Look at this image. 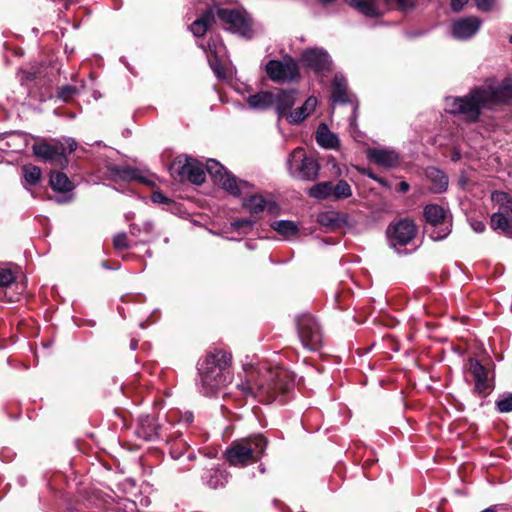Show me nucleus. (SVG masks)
Listing matches in <instances>:
<instances>
[{
    "label": "nucleus",
    "mask_w": 512,
    "mask_h": 512,
    "mask_svg": "<svg viewBox=\"0 0 512 512\" xmlns=\"http://www.w3.org/2000/svg\"><path fill=\"white\" fill-rule=\"evenodd\" d=\"M512 100V80L504 79L500 84L489 78L480 86H475L464 96H447L444 99L445 111L462 115L468 122H477L484 109L507 103Z\"/></svg>",
    "instance_id": "f257e3e1"
},
{
    "label": "nucleus",
    "mask_w": 512,
    "mask_h": 512,
    "mask_svg": "<svg viewBox=\"0 0 512 512\" xmlns=\"http://www.w3.org/2000/svg\"><path fill=\"white\" fill-rule=\"evenodd\" d=\"M206 172L211 176L214 183L221 186L229 194L239 197L246 190L250 189V183L238 180L220 162L215 159H208L206 165L191 157H179L170 166V174L179 181H189L195 185L205 182Z\"/></svg>",
    "instance_id": "f03ea898"
},
{
    "label": "nucleus",
    "mask_w": 512,
    "mask_h": 512,
    "mask_svg": "<svg viewBox=\"0 0 512 512\" xmlns=\"http://www.w3.org/2000/svg\"><path fill=\"white\" fill-rule=\"evenodd\" d=\"M294 385V374L277 366L267 369L257 377L253 372L249 373L245 381L237 384V388L244 395L257 398L262 403L284 404L291 398Z\"/></svg>",
    "instance_id": "7ed1b4c3"
},
{
    "label": "nucleus",
    "mask_w": 512,
    "mask_h": 512,
    "mask_svg": "<svg viewBox=\"0 0 512 512\" xmlns=\"http://www.w3.org/2000/svg\"><path fill=\"white\" fill-rule=\"evenodd\" d=\"M231 361L232 355L230 353L218 350L209 353L198 362L197 387L202 395H213L229 381L225 371L230 366Z\"/></svg>",
    "instance_id": "20e7f679"
},
{
    "label": "nucleus",
    "mask_w": 512,
    "mask_h": 512,
    "mask_svg": "<svg viewBox=\"0 0 512 512\" xmlns=\"http://www.w3.org/2000/svg\"><path fill=\"white\" fill-rule=\"evenodd\" d=\"M267 444L268 440L262 434L236 440L227 449L226 458L234 466L247 465L258 461L264 455Z\"/></svg>",
    "instance_id": "39448f33"
},
{
    "label": "nucleus",
    "mask_w": 512,
    "mask_h": 512,
    "mask_svg": "<svg viewBox=\"0 0 512 512\" xmlns=\"http://www.w3.org/2000/svg\"><path fill=\"white\" fill-rule=\"evenodd\" d=\"M423 215L426 220L425 233L433 241H441L452 231V218L449 211L438 204H428L424 207Z\"/></svg>",
    "instance_id": "423d86ee"
},
{
    "label": "nucleus",
    "mask_w": 512,
    "mask_h": 512,
    "mask_svg": "<svg viewBox=\"0 0 512 512\" xmlns=\"http://www.w3.org/2000/svg\"><path fill=\"white\" fill-rule=\"evenodd\" d=\"M216 7L217 21L228 31L239 36L251 39L253 37L252 19L249 14L240 9Z\"/></svg>",
    "instance_id": "0eeeda50"
},
{
    "label": "nucleus",
    "mask_w": 512,
    "mask_h": 512,
    "mask_svg": "<svg viewBox=\"0 0 512 512\" xmlns=\"http://www.w3.org/2000/svg\"><path fill=\"white\" fill-rule=\"evenodd\" d=\"M287 169L294 178L313 181L319 175L320 166L315 158L306 155L303 148L297 147L287 159Z\"/></svg>",
    "instance_id": "6e6552de"
},
{
    "label": "nucleus",
    "mask_w": 512,
    "mask_h": 512,
    "mask_svg": "<svg viewBox=\"0 0 512 512\" xmlns=\"http://www.w3.org/2000/svg\"><path fill=\"white\" fill-rule=\"evenodd\" d=\"M172 428L166 420L160 422L157 418L145 415L139 418L136 434L146 441L162 440L168 443L172 439Z\"/></svg>",
    "instance_id": "1a4fd4ad"
},
{
    "label": "nucleus",
    "mask_w": 512,
    "mask_h": 512,
    "mask_svg": "<svg viewBox=\"0 0 512 512\" xmlns=\"http://www.w3.org/2000/svg\"><path fill=\"white\" fill-rule=\"evenodd\" d=\"M297 332L304 348L315 351L322 343V332L317 320L310 314L297 317Z\"/></svg>",
    "instance_id": "9d476101"
},
{
    "label": "nucleus",
    "mask_w": 512,
    "mask_h": 512,
    "mask_svg": "<svg viewBox=\"0 0 512 512\" xmlns=\"http://www.w3.org/2000/svg\"><path fill=\"white\" fill-rule=\"evenodd\" d=\"M268 77L276 83L292 82L299 78V66L290 56L282 60H269L265 66Z\"/></svg>",
    "instance_id": "9b49d317"
},
{
    "label": "nucleus",
    "mask_w": 512,
    "mask_h": 512,
    "mask_svg": "<svg viewBox=\"0 0 512 512\" xmlns=\"http://www.w3.org/2000/svg\"><path fill=\"white\" fill-rule=\"evenodd\" d=\"M309 196L317 200L340 201L352 196V187L346 180L320 182L309 189Z\"/></svg>",
    "instance_id": "f8f14e48"
},
{
    "label": "nucleus",
    "mask_w": 512,
    "mask_h": 512,
    "mask_svg": "<svg viewBox=\"0 0 512 512\" xmlns=\"http://www.w3.org/2000/svg\"><path fill=\"white\" fill-rule=\"evenodd\" d=\"M416 231L415 223L410 219L404 218L389 224L386 233L390 246L396 248L397 246L402 247L410 243L414 239Z\"/></svg>",
    "instance_id": "ddd939ff"
},
{
    "label": "nucleus",
    "mask_w": 512,
    "mask_h": 512,
    "mask_svg": "<svg viewBox=\"0 0 512 512\" xmlns=\"http://www.w3.org/2000/svg\"><path fill=\"white\" fill-rule=\"evenodd\" d=\"M304 66L312 69L316 74L323 75L331 69V58L326 50L319 47L305 49L301 54Z\"/></svg>",
    "instance_id": "4468645a"
},
{
    "label": "nucleus",
    "mask_w": 512,
    "mask_h": 512,
    "mask_svg": "<svg viewBox=\"0 0 512 512\" xmlns=\"http://www.w3.org/2000/svg\"><path fill=\"white\" fill-rule=\"evenodd\" d=\"M366 158L368 161L385 169L396 168L401 160L399 152L388 147L368 148Z\"/></svg>",
    "instance_id": "2eb2a0df"
},
{
    "label": "nucleus",
    "mask_w": 512,
    "mask_h": 512,
    "mask_svg": "<svg viewBox=\"0 0 512 512\" xmlns=\"http://www.w3.org/2000/svg\"><path fill=\"white\" fill-rule=\"evenodd\" d=\"M481 19L476 16L462 17L452 22L451 34L457 40H469L479 31Z\"/></svg>",
    "instance_id": "dca6fc26"
},
{
    "label": "nucleus",
    "mask_w": 512,
    "mask_h": 512,
    "mask_svg": "<svg viewBox=\"0 0 512 512\" xmlns=\"http://www.w3.org/2000/svg\"><path fill=\"white\" fill-rule=\"evenodd\" d=\"M34 154L44 162L53 164H67L65 157V148L63 145H52L47 142L36 143L32 147Z\"/></svg>",
    "instance_id": "f3484780"
},
{
    "label": "nucleus",
    "mask_w": 512,
    "mask_h": 512,
    "mask_svg": "<svg viewBox=\"0 0 512 512\" xmlns=\"http://www.w3.org/2000/svg\"><path fill=\"white\" fill-rule=\"evenodd\" d=\"M468 370L474 378L475 391L479 394H485L491 387L489 370L477 359H468Z\"/></svg>",
    "instance_id": "a211bd4d"
},
{
    "label": "nucleus",
    "mask_w": 512,
    "mask_h": 512,
    "mask_svg": "<svg viewBox=\"0 0 512 512\" xmlns=\"http://www.w3.org/2000/svg\"><path fill=\"white\" fill-rule=\"evenodd\" d=\"M274 95L273 107L279 118L284 117L286 119V116L291 112V108L296 103L298 91L296 89H277Z\"/></svg>",
    "instance_id": "6ab92c4d"
},
{
    "label": "nucleus",
    "mask_w": 512,
    "mask_h": 512,
    "mask_svg": "<svg viewBox=\"0 0 512 512\" xmlns=\"http://www.w3.org/2000/svg\"><path fill=\"white\" fill-rule=\"evenodd\" d=\"M107 171L113 180H122V181H138L145 184H150V182L142 176L140 170L130 167V166H120L116 164H108L106 166Z\"/></svg>",
    "instance_id": "aec40b11"
},
{
    "label": "nucleus",
    "mask_w": 512,
    "mask_h": 512,
    "mask_svg": "<svg viewBox=\"0 0 512 512\" xmlns=\"http://www.w3.org/2000/svg\"><path fill=\"white\" fill-rule=\"evenodd\" d=\"M217 22L216 7L215 5L208 8L196 20L189 25V30L195 37H202L206 34L207 30Z\"/></svg>",
    "instance_id": "412c9836"
},
{
    "label": "nucleus",
    "mask_w": 512,
    "mask_h": 512,
    "mask_svg": "<svg viewBox=\"0 0 512 512\" xmlns=\"http://www.w3.org/2000/svg\"><path fill=\"white\" fill-rule=\"evenodd\" d=\"M242 206L251 214H259L265 210L274 213L277 209L275 202L266 199L262 195L253 194L243 200Z\"/></svg>",
    "instance_id": "4be33fe9"
},
{
    "label": "nucleus",
    "mask_w": 512,
    "mask_h": 512,
    "mask_svg": "<svg viewBox=\"0 0 512 512\" xmlns=\"http://www.w3.org/2000/svg\"><path fill=\"white\" fill-rule=\"evenodd\" d=\"M317 98L310 96L306 99L302 106L291 111L287 116L286 120L291 125H298L303 122L316 108Z\"/></svg>",
    "instance_id": "5701e85b"
},
{
    "label": "nucleus",
    "mask_w": 512,
    "mask_h": 512,
    "mask_svg": "<svg viewBox=\"0 0 512 512\" xmlns=\"http://www.w3.org/2000/svg\"><path fill=\"white\" fill-rule=\"evenodd\" d=\"M246 101L250 109L264 111L273 107L275 95L272 91H260L249 95Z\"/></svg>",
    "instance_id": "b1692460"
},
{
    "label": "nucleus",
    "mask_w": 512,
    "mask_h": 512,
    "mask_svg": "<svg viewBox=\"0 0 512 512\" xmlns=\"http://www.w3.org/2000/svg\"><path fill=\"white\" fill-rule=\"evenodd\" d=\"M202 482L211 489L222 488L228 482V475L225 470L213 467L204 471Z\"/></svg>",
    "instance_id": "393cba45"
},
{
    "label": "nucleus",
    "mask_w": 512,
    "mask_h": 512,
    "mask_svg": "<svg viewBox=\"0 0 512 512\" xmlns=\"http://www.w3.org/2000/svg\"><path fill=\"white\" fill-rule=\"evenodd\" d=\"M315 139L317 144L324 149H338L340 146L337 134L330 131L325 123L318 126Z\"/></svg>",
    "instance_id": "a878e982"
},
{
    "label": "nucleus",
    "mask_w": 512,
    "mask_h": 512,
    "mask_svg": "<svg viewBox=\"0 0 512 512\" xmlns=\"http://www.w3.org/2000/svg\"><path fill=\"white\" fill-rule=\"evenodd\" d=\"M427 179L430 181V190L433 193H443L448 188V177L440 169L436 167H428L425 171Z\"/></svg>",
    "instance_id": "bb28decb"
},
{
    "label": "nucleus",
    "mask_w": 512,
    "mask_h": 512,
    "mask_svg": "<svg viewBox=\"0 0 512 512\" xmlns=\"http://www.w3.org/2000/svg\"><path fill=\"white\" fill-rule=\"evenodd\" d=\"M349 101L346 78L342 74L336 73L332 82V102L347 104Z\"/></svg>",
    "instance_id": "cd10ccee"
},
{
    "label": "nucleus",
    "mask_w": 512,
    "mask_h": 512,
    "mask_svg": "<svg viewBox=\"0 0 512 512\" xmlns=\"http://www.w3.org/2000/svg\"><path fill=\"white\" fill-rule=\"evenodd\" d=\"M347 4L369 18H377L381 15L375 0H346Z\"/></svg>",
    "instance_id": "c85d7f7f"
},
{
    "label": "nucleus",
    "mask_w": 512,
    "mask_h": 512,
    "mask_svg": "<svg viewBox=\"0 0 512 512\" xmlns=\"http://www.w3.org/2000/svg\"><path fill=\"white\" fill-rule=\"evenodd\" d=\"M493 230H500L505 235H512V218H509L502 211L493 213L490 220Z\"/></svg>",
    "instance_id": "c756f323"
},
{
    "label": "nucleus",
    "mask_w": 512,
    "mask_h": 512,
    "mask_svg": "<svg viewBox=\"0 0 512 512\" xmlns=\"http://www.w3.org/2000/svg\"><path fill=\"white\" fill-rule=\"evenodd\" d=\"M347 215L336 211H327L318 215V222L325 227L336 228L346 223Z\"/></svg>",
    "instance_id": "7c9ffc66"
},
{
    "label": "nucleus",
    "mask_w": 512,
    "mask_h": 512,
    "mask_svg": "<svg viewBox=\"0 0 512 512\" xmlns=\"http://www.w3.org/2000/svg\"><path fill=\"white\" fill-rule=\"evenodd\" d=\"M50 185L53 190L58 192H70L74 189V184L68 176L62 172L51 173Z\"/></svg>",
    "instance_id": "2f4dec72"
},
{
    "label": "nucleus",
    "mask_w": 512,
    "mask_h": 512,
    "mask_svg": "<svg viewBox=\"0 0 512 512\" xmlns=\"http://www.w3.org/2000/svg\"><path fill=\"white\" fill-rule=\"evenodd\" d=\"M271 228L284 236L295 235L298 232V226L290 220H278L271 224Z\"/></svg>",
    "instance_id": "473e14b6"
},
{
    "label": "nucleus",
    "mask_w": 512,
    "mask_h": 512,
    "mask_svg": "<svg viewBox=\"0 0 512 512\" xmlns=\"http://www.w3.org/2000/svg\"><path fill=\"white\" fill-rule=\"evenodd\" d=\"M23 178L29 185H35L41 178V169L33 164H27L22 167Z\"/></svg>",
    "instance_id": "72a5a7b5"
},
{
    "label": "nucleus",
    "mask_w": 512,
    "mask_h": 512,
    "mask_svg": "<svg viewBox=\"0 0 512 512\" xmlns=\"http://www.w3.org/2000/svg\"><path fill=\"white\" fill-rule=\"evenodd\" d=\"M493 199L499 205V211L505 213H512V197L505 192H497L493 194Z\"/></svg>",
    "instance_id": "f704fd0d"
},
{
    "label": "nucleus",
    "mask_w": 512,
    "mask_h": 512,
    "mask_svg": "<svg viewBox=\"0 0 512 512\" xmlns=\"http://www.w3.org/2000/svg\"><path fill=\"white\" fill-rule=\"evenodd\" d=\"M387 4H394V8L402 13H409L416 9L419 0H384Z\"/></svg>",
    "instance_id": "c9c22d12"
},
{
    "label": "nucleus",
    "mask_w": 512,
    "mask_h": 512,
    "mask_svg": "<svg viewBox=\"0 0 512 512\" xmlns=\"http://www.w3.org/2000/svg\"><path fill=\"white\" fill-rule=\"evenodd\" d=\"M80 93L77 86L63 85L57 90V98L67 103Z\"/></svg>",
    "instance_id": "e433bc0d"
},
{
    "label": "nucleus",
    "mask_w": 512,
    "mask_h": 512,
    "mask_svg": "<svg viewBox=\"0 0 512 512\" xmlns=\"http://www.w3.org/2000/svg\"><path fill=\"white\" fill-rule=\"evenodd\" d=\"M154 230V223L151 220H146L143 223V226L140 227L136 223H132L129 225V233L132 236H139L141 233L150 234Z\"/></svg>",
    "instance_id": "4c0bfd02"
},
{
    "label": "nucleus",
    "mask_w": 512,
    "mask_h": 512,
    "mask_svg": "<svg viewBox=\"0 0 512 512\" xmlns=\"http://www.w3.org/2000/svg\"><path fill=\"white\" fill-rule=\"evenodd\" d=\"M200 47L207 53V56L214 57L215 55H218L223 49V44L220 40L211 38L207 43V48H205L203 45H200Z\"/></svg>",
    "instance_id": "58836bf2"
},
{
    "label": "nucleus",
    "mask_w": 512,
    "mask_h": 512,
    "mask_svg": "<svg viewBox=\"0 0 512 512\" xmlns=\"http://www.w3.org/2000/svg\"><path fill=\"white\" fill-rule=\"evenodd\" d=\"M497 410L501 413H508L512 411V394L507 393L496 401Z\"/></svg>",
    "instance_id": "ea45409f"
},
{
    "label": "nucleus",
    "mask_w": 512,
    "mask_h": 512,
    "mask_svg": "<svg viewBox=\"0 0 512 512\" xmlns=\"http://www.w3.org/2000/svg\"><path fill=\"white\" fill-rule=\"evenodd\" d=\"M186 450H187V446H186L185 441H183V440L176 441L170 447V456L174 460H179L185 454Z\"/></svg>",
    "instance_id": "a19ab883"
},
{
    "label": "nucleus",
    "mask_w": 512,
    "mask_h": 512,
    "mask_svg": "<svg viewBox=\"0 0 512 512\" xmlns=\"http://www.w3.org/2000/svg\"><path fill=\"white\" fill-rule=\"evenodd\" d=\"M207 59H208V63L210 65V68L212 69V71L214 72L216 77L217 78H224L225 77L224 69H223L221 61L219 59V56L218 55H215L214 57L207 56Z\"/></svg>",
    "instance_id": "79ce46f5"
},
{
    "label": "nucleus",
    "mask_w": 512,
    "mask_h": 512,
    "mask_svg": "<svg viewBox=\"0 0 512 512\" xmlns=\"http://www.w3.org/2000/svg\"><path fill=\"white\" fill-rule=\"evenodd\" d=\"M15 281V275L11 269L0 267V287H7Z\"/></svg>",
    "instance_id": "37998d69"
},
{
    "label": "nucleus",
    "mask_w": 512,
    "mask_h": 512,
    "mask_svg": "<svg viewBox=\"0 0 512 512\" xmlns=\"http://www.w3.org/2000/svg\"><path fill=\"white\" fill-rule=\"evenodd\" d=\"M113 245L117 250H124L130 247L127 239V234L124 232L118 233L113 237Z\"/></svg>",
    "instance_id": "c03bdc74"
},
{
    "label": "nucleus",
    "mask_w": 512,
    "mask_h": 512,
    "mask_svg": "<svg viewBox=\"0 0 512 512\" xmlns=\"http://www.w3.org/2000/svg\"><path fill=\"white\" fill-rule=\"evenodd\" d=\"M151 200L153 203L162 204V205H170L173 203V200L168 198L161 191H154L151 195Z\"/></svg>",
    "instance_id": "a18cd8bd"
},
{
    "label": "nucleus",
    "mask_w": 512,
    "mask_h": 512,
    "mask_svg": "<svg viewBox=\"0 0 512 512\" xmlns=\"http://www.w3.org/2000/svg\"><path fill=\"white\" fill-rule=\"evenodd\" d=\"M254 224V221L251 219H237L231 223V227L235 230H239L242 228H251Z\"/></svg>",
    "instance_id": "49530a36"
},
{
    "label": "nucleus",
    "mask_w": 512,
    "mask_h": 512,
    "mask_svg": "<svg viewBox=\"0 0 512 512\" xmlns=\"http://www.w3.org/2000/svg\"><path fill=\"white\" fill-rule=\"evenodd\" d=\"M476 6L480 11L488 12L492 10L495 0H475Z\"/></svg>",
    "instance_id": "de8ad7c7"
},
{
    "label": "nucleus",
    "mask_w": 512,
    "mask_h": 512,
    "mask_svg": "<svg viewBox=\"0 0 512 512\" xmlns=\"http://www.w3.org/2000/svg\"><path fill=\"white\" fill-rule=\"evenodd\" d=\"M467 3L468 0H451L450 6L454 12H460Z\"/></svg>",
    "instance_id": "09e8293b"
},
{
    "label": "nucleus",
    "mask_w": 512,
    "mask_h": 512,
    "mask_svg": "<svg viewBox=\"0 0 512 512\" xmlns=\"http://www.w3.org/2000/svg\"><path fill=\"white\" fill-rule=\"evenodd\" d=\"M472 229L477 233H482L485 231V224L482 221H474L471 223Z\"/></svg>",
    "instance_id": "8fccbe9b"
},
{
    "label": "nucleus",
    "mask_w": 512,
    "mask_h": 512,
    "mask_svg": "<svg viewBox=\"0 0 512 512\" xmlns=\"http://www.w3.org/2000/svg\"><path fill=\"white\" fill-rule=\"evenodd\" d=\"M65 144L67 145V149L69 151V153L75 151L77 149V142L75 141V139L73 138H65Z\"/></svg>",
    "instance_id": "3c124183"
},
{
    "label": "nucleus",
    "mask_w": 512,
    "mask_h": 512,
    "mask_svg": "<svg viewBox=\"0 0 512 512\" xmlns=\"http://www.w3.org/2000/svg\"><path fill=\"white\" fill-rule=\"evenodd\" d=\"M359 171L361 174L367 176L368 178H370L374 181L377 178V175L371 169L363 168V169H360Z\"/></svg>",
    "instance_id": "603ef678"
},
{
    "label": "nucleus",
    "mask_w": 512,
    "mask_h": 512,
    "mask_svg": "<svg viewBox=\"0 0 512 512\" xmlns=\"http://www.w3.org/2000/svg\"><path fill=\"white\" fill-rule=\"evenodd\" d=\"M35 73L30 71H23L21 76V81H32L35 79Z\"/></svg>",
    "instance_id": "864d4df0"
},
{
    "label": "nucleus",
    "mask_w": 512,
    "mask_h": 512,
    "mask_svg": "<svg viewBox=\"0 0 512 512\" xmlns=\"http://www.w3.org/2000/svg\"><path fill=\"white\" fill-rule=\"evenodd\" d=\"M410 185L406 181H402L399 183V191L405 193L409 190Z\"/></svg>",
    "instance_id": "5fc2aeb1"
},
{
    "label": "nucleus",
    "mask_w": 512,
    "mask_h": 512,
    "mask_svg": "<svg viewBox=\"0 0 512 512\" xmlns=\"http://www.w3.org/2000/svg\"><path fill=\"white\" fill-rule=\"evenodd\" d=\"M375 182H377L381 186L388 187V181L385 178L377 176V178L375 179Z\"/></svg>",
    "instance_id": "6e6d98bb"
},
{
    "label": "nucleus",
    "mask_w": 512,
    "mask_h": 512,
    "mask_svg": "<svg viewBox=\"0 0 512 512\" xmlns=\"http://www.w3.org/2000/svg\"><path fill=\"white\" fill-rule=\"evenodd\" d=\"M121 62H122V63L127 67V69H128L132 74H135V72H134L133 68L129 65V63H127V62L125 61V59H124V58H121Z\"/></svg>",
    "instance_id": "4d7b16f0"
},
{
    "label": "nucleus",
    "mask_w": 512,
    "mask_h": 512,
    "mask_svg": "<svg viewBox=\"0 0 512 512\" xmlns=\"http://www.w3.org/2000/svg\"><path fill=\"white\" fill-rule=\"evenodd\" d=\"M137 345H138V344H137V341H136V340H134V339H133V340L131 341V343H130V347H131V349H132V350L137 349Z\"/></svg>",
    "instance_id": "13d9d810"
},
{
    "label": "nucleus",
    "mask_w": 512,
    "mask_h": 512,
    "mask_svg": "<svg viewBox=\"0 0 512 512\" xmlns=\"http://www.w3.org/2000/svg\"><path fill=\"white\" fill-rule=\"evenodd\" d=\"M459 159H460V155H459V153L455 152V153L453 154V156H452V160H453V161H457V160H459Z\"/></svg>",
    "instance_id": "bf43d9fd"
},
{
    "label": "nucleus",
    "mask_w": 512,
    "mask_h": 512,
    "mask_svg": "<svg viewBox=\"0 0 512 512\" xmlns=\"http://www.w3.org/2000/svg\"><path fill=\"white\" fill-rule=\"evenodd\" d=\"M192 418H193V416L191 413L185 415L186 422H191Z\"/></svg>",
    "instance_id": "052dcab7"
},
{
    "label": "nucleus",
    "mask_w": 512,
    "mask_h": 512,
    "mask_svg": "<svg viewBox=\"0 0 512 512\" xmlns=\"http://www.w3.org/2000/svg\"><path fill=\"white\" fill-rule=\"evenodd\" d=\"M195 457H196V456H195V454H194V453H189V454L187 455V460H189V461L194 460V459H195Z\"/></svg>",
    "instance_id": "680f3d73"
},
{
    "label": "nucleus",
    "mask_w": 512,
    "mask_h": 512,
    "mask_svg": "<svg viewBox=\"0 0 512 512\" xmlns=\"http://www.w3.org/2000/svg\"><path fill=\"white\" fill-rule=\"evenodd\" d=\"M334 0H320V2L323 4V5H327V4H330L332 3Z\"/></svg>",
    "instance_id": "e2e57ef3"
},
{
    "label": "nucleus",
    "mask_w": 512,
    "mask_h": 512,
    "mask_svg": "<svg viewBox=\"0 0 512 512\" xmlns=\"http://www.w3.org/2000/svg\"><path fill=\"white\" fill-rule=\"evenodd\" d=\"M102 267L105 268V269H112L110 266H108V264H106L105 262L102 263Z\"/></svg>",
    "instance_id": "0e129e2a"
},
{
    "label": "nucleus",
    "mask_w": 512,
    "mask_h": 512,
    "mask_svg": "<svg viewBox=\"0 0 512 512\" xmlns=\"http://www.w3.org/2000/svg\"><path fill=\"white\" fill-rule=\"evenodd\" d=\"M133 216H134V213L129 212V213L126 215V218H127V219H130V218H132Z\"/></svg>",
    "instance_id": "69168bd1"
},
{
    "label": "nucleus",
    "mask_w": 512,
    "mask_h": 512,
    "mask_svg": "<svg viewBox=\"0 0 512 512\" xmlns=\"http://www.w3.org/2000/svg\"><path fill=\"white\" fill-rule=\"evenodd\" d=\"M56 202H57V203H63V202H65V200H63L62 198H57V199H56Z\"/></svg>",
    "instance_id": "338daca9"
},
{
    "label": "nucleus",
    "mask_w": 512,
    "mask_h": 512,
    "mask_svg": "<svg viewBox=\"0 0 512 512\" xmlns=\"http://www.w3.org/2000/svg\"><path fill=\"white\" fill-rule=\"evenodd\" d=\"M482 512H495L492 508H488V509H485L484 511Z\"/></svg>",
    "instance_id": "774afa93"
}]
</instances>
